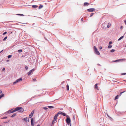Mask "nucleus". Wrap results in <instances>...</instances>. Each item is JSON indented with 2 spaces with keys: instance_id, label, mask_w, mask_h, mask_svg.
Wrapping results in <instances>:
<instances>
[{
  "instance_id": "33",
  "label": "nucleus",
  "mask_w": 126,
  "mask_h": 126,
  "mask_svg": "<svg viewBox=\"0 0 126 126\" xmlns=\"http://www.w3.org/2000/svg\"><path fill=\"white\" fill-rule=\"evenodd\" d=\"M25 68L26 69V70H28V66L27 65H25Z\"/></svg>"
},
{
  "instance_id": "26",
  "label": "nucleus",
  "mask_w": 126,
  "mask_h": 126,
  "mask_svg": "<svg viewBox=\"0 0 126 126\" xmlns=\"http://www.w3.org/2000/svg\"><path fill=\"white\" fill-rule=\"evenodd\" d=\"M66 87L67 88V91H68L69 89V87L68 85L67 84L66 85Z\"/></svg>"
},
{
  "instance_id": "21",
  "label": "nucleus",
  "mask_w": 126,
  "mask_h": 126,
  "mask_svg": "<svg viewBox=\"0 0 126 126\" xmlns=\"http://www.w3.org/2000/svg\"><path fill=\"white\" fill-rule=\"evenodd\" d=\"M16 113H15L13 114L11 116V118H13L15 116H16Z\"/></svg>"
},
{
  "instance_id": "15",
  "label": "nucleus",
  "mask_w": 126,
  "mask_h": 126,
  "mask_svg": "<svg viewBox=\"0 0 126 126\" xmlns=\"http://www.w3.org/2000/svg\"><path fill=\"white\" fill-rule=\"evenodd\" d=\"M20 108V107H18L16 108H15L16 110V111H19V110L21 108Z\"/></svg>"
},
{
  "instance_id": "50",
  "label": "nucleus",
  "mask_w": 126,
  "mask_h": 126,
  "mask_svg": "<svg viewBox=\"0 0 126 126\" xmlns=\"http://www.w3.org/2000/svg\"><path fill=\"white\" fill-rule=\"evenodd\" d=\"M122 94V92H121L119 94V96H121V95Z\"/></svg>"
},
{
  "instance_id": "11",
  "label": "nucleus",
  "mask_w": 126,
  "mask_h": 126,
  "mask_svg": "<svg viewBox=\"0 0 126 126\" xmlns=\"http://www.w3.org/2000/svg\"><path fill=\"white\" fill-rule=\"evenodd\" d=\"M98 83H96L94 85V88L95 89L98 90V86H97Z\"/></svg>"
},
{
  "instance_id": "32",
  "label": "nucleus",
  "mask_w": 126,
  "mask_h": 126,
  "mask_svg": "<svg viewBox=\"0 0 126 126\" xmlns=\"http://www.w3.org/2000/svg\"><path fill=\"white\" fill-rule=\"evenodd\" d=\"M10 111H11V110H8V111H7V112H5L4 113V114H6V113H10Z\"/></svg>"
},
{
  "instance_id": "2",
  "label": "nucleus",
  "mask_w": 126,
  "mask_h": 126,
  "mask_svg": "<svg viewBox=\"0 0 126 126\" xmlns=\"http://www.w3.org/2000/svg\"><path fill=\"white\" fill-rule=\"evenodd\" d=\"M125 60L126 59H117L115 60L112 61L111 62L110 61V63H111L112 62L117 63L120 61L122 62L124 61H125Z\"/></svg>"
},
{
  "instance_id": "9",
  "label": "nucleus",
  "mask_w": 126,
  "mask_h": 126,
  "mask_svg": "<svg viewBox=\"0 0 126 126\" xmlns=\"http://www.w3.org/2000/svg\"><path fill=\"white\" fill-rule=\"evenodd\" d=\"M57 120L56 119H55L53 118V119L52 121L51 124L50 125V126H52L54 124L55 122Z\"/></svg>"
},
{
  "instance_id": "16",
  "label": "nucleus",
  "mask_w": 126,
  "mask_h": 126,
  "mask_svg": "<svg viewBox=\"0 0 126 126\" xmlns=\"http://www.w3.org/2000/svg\"><path fill=\"white\" fill-rule=\"evenodd\" d=\"M58 114L57 113L54 116V118L55 119H56L57 120V118L58 116Z\"/></svg>"
},
{
  "instance_id": "43",
  "label": "nucleus",
  "mask_w": 126,
  "mask_h": 126,
  "mask_svg": "<svg viewBox=\"0 0 126 126\" xmlns=\"http://www.w3.org/2000/svg\"><path fill=\"white\" fill-rule=\"evenodd\" d=\"M121 75H126V73H122L121 74Z\"/></svg>"
},
{
  "instance_id": "55",
  "label": "nucleus",
  "mask_w": 126,
  "mask_h": 126,
  "mask_svg": "<svg viewBox=\"0 0 126 126\" xmlns=\"http://www.w3.org/2000/svg\"><path fill=\"white\" fill-rule=\"evenodd\" d=\"M124 22L125 25H126V20H124Z\"/></svg>"
},
{
  "instance_id": "45",
  "label": "nucleus",
  "mask_w": 126,
  "mask_h": 126,
  "mask_svg": "<svg viewBox=\"0 0 126 126\" xmlns=\"http://www.w3.org/2000/svg\"><path fill=\"white\" fill-rule=\"evenodd\" d=\"M36 81V80L35 78L34 79H33V82H35V81Z\"/></svg>"
},
{
  "instance_id": "34",
  "label": "nucleus",
  "mask_w": 126,
  "mask_h": 126,
  "mask_svg": "<svg viewBox=\"0 0 126 126\" xmlns=\"http://www.w3.org/2000/svg\"><path fill=\"white\" fill-rule=\"evenodd\" d=\"M112 47V45H109L108 47V48H110Z\"/></svg>"
},
{
  "instance_id": "63",
  "label": "nucleus",
  "mask_w": 126,
  "mask_h": 126,
  "mask_svg": "<svg viewBox=\"0 0 126 126\" xmlns=\"http://www.w3.org/2000/svg\"><path fill=\"white\" fill-rule=\"evenodd\" d=\"M97 64L98 65H99V66H100V65L99 64V63Z\"/></svg>"
},
{
  "instance_id": "13",
  "label": "nucleus",
  "mask_w": 126,
  "mask_h": 126,
  "mask_svg": "<svg viewBox=\"0 0 126 126\" xmlns=\"http://www.w3.org/2000/svg\"><path fill=\"white\" fill-rule=\"evenodd\" d=\"M89 5V3L87 2H85L83 4V5L84 6H88Z\"/></svg>"
},
{
  "instance_id": "44",
  "label": "nucleus",
  "mask_w": 126,
  "mask_h": 126,
  "mask_svg": "<svg viewBox=\"0 0 126 126\" xmlns=\"http://www.w3.org/2000/svg\"><path fill=\"white\" fill-rule=\"evenodd\" d=\"M34 113V111L32 110V111L31 113L32 114V115H33Z\"/></svg>"
},
{
  "instance_id": "61",
  "label": "nucleus",
  "mask_w": 126,
  "mask_h": 126,
  "mask_svg": "<svg viewBox=\"0 0 126 126\" xmlns=\"http://www.w3.org/2000/svg\"><path fill=\"white\" fill-rule=\"evenodd\" d=\"M105 28L104 27H103H103L102 28H103V29L105 30Z\"/></svg>"
},
{
  "instance_id": "12",
  "label": "nucleus",
  "mask_w": 126,
  "mask_h": 126,
  "mask_svg": "<svg viewBox=\"0 0 126 126\" xmlns=\"http://www.w3.org/2000/svg\"><path fill=\"white\" fill-rule=\"evenodd\" d=\"M21 108L19 110V111H18L19 112L22 113L24 111V109L22 108V107H20Z\"/></svg>"
},
{
  "instance_id": "8",
  "label": "nucleus",
  "mask_w": 126,
  "mask_h": 126,
  "mask_svg": "<svg viewBox=\"0 0 126 126\" xmlns=\"http://www.w3.org/2000/svg\"><path fill=\"white\" fill-rule=\"evenodd\" d=\"M31 125L32 126H34V119H33V118H32L31 119Z\"/></svg>"
},
{
  "instance_id": "38",
  "label": "nucleus",
  "mask_w": 126,
  "mask_h": 126,
  "mask_svg": "<svg viewBox=\"0 0 126 126\" xmlns=\"http://www.w3.org/2000/svg\"><path fill=\"white\" fill-rule=\"evenodd\" d=\"M7 118V116H5L1 118L2 119H6Z\"/></svg>"
},
{
  "instance_id": "35",
  "label": "nucleus",
  "mask_w": 126,
  "mask_h": 126,
  "mask_svg": "<svg viewBox=\"0 0 126 126\" xmlns=\"http://www.w3.org/2000/svg\"><path fill=\"white\" fill-rule=\"evenodd\" d=\"M108 118L111 121H112L113 120V119L110 116H109Z\"/></svg>"
},
{
  "instance_id": "41",
  "label": "nucleus",
  "mask_w": 126,
  "mask_h": 126,
  "mask_svg": "<svg viewBox=\"0 0 126 126\" xmlns=\"http://www.w3.org/2000/svg\"><path fill=\"white\" fill-rule=\"evenodd\" d=\"M43 109L45 110H46L48 109V108L46 107H43Z\"/></svg>"
},
{
  "instance_id": "4",
  "label": "nucleus",
  "mask_w": 126,
  "mask_h": 126,
  "mask_svg": "<svg viewBox=\"0 0 126 126\" xmlns=\"http://www.w3.org/2000/svg\"><path fill=\"white\" fill-rule=\"evenodd\" d=\"M35 70L34 68L32 69L31 70L29 71L28 73V75L29 76L31 75L33 73V72Z\"/></svg>"
},
{
  "instance_id": "17",
  "label": "nucleus",
  "mask_w": 126,
  "mask_h": 126,
  "mask_svg": "<svg viewBox=\"0 0 126 126\" xmlns=\"http://www.w3.org/2000/svg\"><path fill=\"white\" fill-rule=\"evenodd\" d=\"M4 94H0V99L2 97H4Z\"/></svg>"
},
{
  "instance_id": "29",
  "label": "nucleus",
  "mask_w": 126,
  "mask_h": 126,
  "mask_svg": "<svg viewBox=\"0 0 126 126\" xmlns=\"http://www.w3.org/2000/svg\"><path fill=\"white\" fill-rule=\"evenodd\" d=\"M94 51H95V50H96L97 49V48L95 46H94Z\"/></svg>"
},
{
  "instance_id": "62",
  "label": "nucleus",
  "mask_w": 126,
  "mask_h": 126,
  "mask_svg": "<svg viewBox=\"0 0 126 126\" xmlns=\"http://www.w3.org/2000/svg\"><path fill=\"white\" fill-rule=\"evenodd\" d=\"M126 91H123L122 92H122V93H123L125 92Z\"/></svg>"
},
{
  "instance_id": "47",
  "label": "nucleus",
  "mask_w": 126,
  "mask_h": 126,
  "mask_svg": "<svg viewBox=\"0 0 126 126\" xmlns=\"http://www.w3.org/2000/svg\"><path fill=\"white\" fill-rule=\"evenodd\" d=\"M5 70V68L4 67H3V68L2 71H4Z\"/></svg>"
},
{
  "instance_id": "23",
  "label": "nucleus",
  "mask_w": 126,
  "mask_h": 126,
  "mask_svg": "<svg viewBox=\"0 0 126 126\" xmlns=\"http://www.w3.org/2000/svg\"><path fill=\"white\" fill-rule=\"evenodd\" d=\"M124 37L123 36H122L120 37L118 39V41H120L122 39H123L124 38Z\"/></svg>"
},
{
  "instance_id": "42",
  "label": "nucleus",
  "mask_w": 126,
  "mask_h": 126,
  "mask_svg": "<svg viewBox=\"0 0 126 126\" xmlns=\"http://www.w3.org/2000/svg\"><path fill=\"white\" fill-rule=\"evenodd\" d=\"M18 22L19 23H21V24H28V23H21V22Z\"/></svg>"
},
{
  "instance_id": "60",
  "label": "nucleus",
  "mask_w": 126,
  "mask_h": 126,
  "mask_svg": "<svg viewBox=\"0 0 126 126\" xmlns=\"http://www.w3.org/2000/svg\"><path fill=\"white\" fill-rule=\"evenodd\" d=\"M9 61V60H6V62H8Z\"/></svg>"
},
{
  "instance_id": "36",
  "label": "nucleus",
  "mask_w": 126,
  "mask_h": 126,
  "mask_svg": "<svg viewBox=\"0 0 126 126\" xmlns=\"http://www.w3.org/2000/svg\"><path fill=\"white\" fill-rule=\"evenodd\" d=\"M7 36H6L3 39V41H5L7 39Z\"/></svg>"
},
{
  "instance_id": "40",
  "label": "nucleus",
  "mask_w": 126,
  "mask_h": 126,
  "mask_svg": "<svg viewBox=\"0 0 126 126\" xmlns=\"http://www.w3.org/2000/svg\"><path fill=\"white\" fill-rule=\"evenodd\" d=\"M13 109H11V110H11V111H10V113H13L14 112V111H13Z\"/></svg>"
},
{
  "instance_id": "5",
  "label": "nucleus",
  "mask_w": 126,
  "mask_h": 126,
  "mask_svg": "<svg viewBox=\"0 0 126 126\" xmlns=\"http://www.w3.org/2000/svg\"><path fill=\"white\" fill-rule=\"evenodd\" d=\"M95 9L94 8H90L87 9V11L89 12H92L95 11Z\"/></svg>"
},
{
  "instance_id": "10",
  "label": "nucleus",
  "mask_w": 126,
  "mask_h": 126,
  "mask_svg": "<svg viewBox=\"0 0 126 126\" xmlns=\"http://www.w3.org/2000/svg\"><path fill=\"white\" fill-rule=\"evenodd\" d=\"M94 53L96 55H100V53L97 49L94 51Z\"/></svg>"
},
{
  "instance_id": "56",
  "label": "nucleus",
  "mask_w": 126,
  "mask_h": 126,
  "mask_svg": "<svg viewBox=\"0 0 126 126\" xmlns=\"http://www.w3.org/2000/svg\"><path fill=\"white\" fill-rule=\"evenodd\" d=\"M123 28V26H121V27H120V29H122Z\"/></svg>"
},
{
  "instance_id": "27",
  "label": "nucleus",
  "mask_w": 126,
  "mask_h": 126,
  "mask_svg": "<svg viewBox=\"0 0 126 126\" xmlns=\"http://www.w3.org/2000/svg\"><path fill=\"white\" fill-rule=\"evenodd\" d=\"M115 51V50L113 49H112L110 50V51L111 52H113Z\"/></svg>"
},
{
  "instance_id": "18",
  "label": "nucleus",
  "mask_w": 126,
  "mask_h": 126,
  "mask_svg": "<svg viewBox=\"0 0 126 126\" xmlns=\"http://www.w3.org/2000/svg\"><path fill=\"white\" fill-rule=\"evenodd\" d=\"M110 26H111L110 23H108V24L107 26V28H108Z\"/></svg>"
},
{
  "instance_id": "31",
  "label": "nucleus",
  "mask_w": 126,
  "mask_h": 126,
  "mask_svg": "<svg viewBox=\"0 0 126 126\" xmlns=\"http://www.w3.org/2000/svg\"><path fill=\"white\" fill-rule=\"evenodd\" d=\"M22 49H19L17 51L19 52V53H21V52H22Z\"/></svg>"
},
{
  "instance_id": "46",
  "label": "nucleus",
  "mask_w": 126,
  "mask_h": 126,
  "mask_svg": "<svg viewBox=\"0 0 126 126\" xmlns=\"http://www.w3.org/2000/svg\"><path fill=\"white\" fill-rule=\"evenodd\" d=\"M112 43V41H110L109 42V45H111Z\"/></svg>"
},
{
  "instance_id": "49",
  "label": "nucleus",
  "mask_w": 126,
  "mask_h": 126,
  "mask_svg": "<svg viewBox=\"0 0 126 126\" xmlns=\"http://www.w3.org/2000/svg\"><path fill=\"white\" fill-rule=\"evenodd\" d=\"M73 120H75V116H73Z\"/></svg>"
},
{
  "instance_id": "3",
  "label": "nucleus",
  "mask_w": 126,
  "mask_h": 126,
  "mask_svg": "<svg viewBox=\"0 0 126 126\" xmlns=\"http://www.w3.org/2000/svg\"><path fill=\"white\" fill-rule=\"evenodd\" d=\"M22 78L21 77L17 79L15 81L13 82V84L14 85L16 83H18L19 81H22Z\"/></svg>"
},
{
  "instance_id": "39",
  "label": "nucleus",
  "mask_w": 126,
  "mask_h": 126,
  "mask_svg": "<svg viewBox=\"0 0 126 126\" xmlns=\"http://www.w3.org/2000/svg\"><path fill=\"white\" fill-rule=\"evenodd\" d=\"M39 95H35V96H33L32 97V98L31 99V100L33 98H34L35 97H36V96H39Z\"/></svg>"
},
{
  "instance_id": "22",
  "label": "nucleus",
  "mask_w": 126,
  "mask_h": 126,
  "mask_svg": "<svg viewBox=\"0 0 126 126\" xmlns=\"http://www.w3.org/2000/svg\"><path fill=\"white\" fill-rule=\"evenodd\" d=\"M33 115H32V114L31 113L29 115V117L30 118H32V116H33Z\"/></svg>"
},
{
  "instance_id": "53",
  "label": "nucleus",
  "mask_w": 126,
  "mask_h": 126,
  "mask_svg": "<svg viewBox=\"0 0 126 126\" xmlns=\"http://www.w3.org/2000/svg\"><path fill=\"white\" fill-rule=\"evenodd\" d=\"M25 56H26L25 55H22L21 57H25Z\"/></svg>"
},
{
  "instance_id": "20",
  "label": "nucleus",
  "mask_w": 126,
  "mask_h": 126,
  "mask_svg": "<svg viewBox=\"0 0 126 126\" xmlns=\"http://www.w3.org/2000/svg\"><path fill=\"white\" fill-rule=\"evenodd\" d=\"M16 15L20 16H24V15L22 14H16Z\"/></svg>"
},
{
  "instance_id": "52",
  "label": "nucleus",
  "mask_w": 126,
  "mask_h": 126,
  "mask_svg": "<svg viewBox=\"0 0 126 126\" xmlns=\"http://www.w3.org/2000/svg\"><path fill=\"white\" fill-rule=\"evenodd\" d=\"M13 110L14 112H15L16 111V108H15V109Z\"/></svg>"
},
{
  "instance_id": "30",
  "label": "nucleus",
  "mask_w": 126,
  "mask_h": 126,
  "mask_svg": "<svg viewBox=\"0 0 126 126\" xmlns=\"http://www.w3.org/2000/svg\"><path fill=\"white\" fill-rule=\"evenodd\" d=\"M10 120H7L5 122H4V124H6L8 123Z\"/></svg>"
},
{
  "instance_id": "51",
  "label": "nucleus",
  "mask_w": 126,
  "mask_h": 126,
  "mask_svg": "<svg viewBox=\"0 0 126 126\" xmlns=\"http://www.w3.org/2000/svg\"><path fill=\"white\" fill-rule=\"evenodd\" d=\"M102 47H101V46L99 47V49H102Z\"/></svg>"
},
{
  "instance_id": "37",
  "label": "nucleus",
  "mask_w": 126,
  "mask_h": 126,
  "mask_svg": "<svg viewBox=\"0 0 126 126\" xmlns=\"http://www.w3.org/2000/svg\"><path fill=\"white\" fill-rule=\"evenodd\" d=\"M94 13H91V14L90 15V17H91L92 16H93V15H94Z\"/></svg>"
},
{
  "instance_id": "64",
  "label": "nucleus",
  "mask_w": 126,
  "mask_h": 126,
  "mask_svg": "<svg viewBox=\"0 0 126 126\" xmlns=\"http://www.w3.org/2000/svg\"><path fill=\"white\" fill-rule=\"evenodd\" d=\"M37 126H40V125L39 124H38L37 125Z\"/></svg>"
},
{
  "instance_id": "1",
  "label": "nucleus",
  "mask_w": 126,
  "mask_h": 126,
  "mask_svg": "<svg viewBox=\"0 0 126 126\" xmlns=\"http://www.w3.org/2000/svg\"><path fill=\"white\" fill-rule=\"evenodd\" d=\"M65 116L67 117L66 120L67 124L68 125H69L70 126H71V120L69 116L67 114Z\"/></svg>"
},
{
  "instance_id": "54",
  "label": "nucleus",
  "mask_w": 126,
  "mask_h": 126,
  "mask_svg": "<svg viewBox=\"0 0 126 126\" xmlns=\"http://www.w3.org/2000/svg\"><path fill=\"white\" fill-rule=\"evenodd\" d=\"M34 24H35V23H33V24H32V25H33L34 26V27H37V26H34L33 25H34Z\"/></svg>"
},
{
  "instance_id": "24",
  "label": "nucleus",
  "mask_w": 126,
  "mask_h": 126,
  "mask_svg": "<svg viewBox=\"0 0 126 126\" xmlns=\"http://www.w3.org/2000/svg\"><path fill=\"white\" fill-rule=\"evenodd\" d=\"M43 7V5H40L39 6L38 8L39 9H40L42 8Z\"/></svg>"
},
{
  "instance_id": "28",
  "label": "nucleus",
  "mask_w": 126,
  "mask_h": 126,
  "mask_svg": "<svg viewBox=\"0 0 126 126\" xmlns=\"http://www.w3.org/2000/svg\"><path fill=\"white\" fill-rule=\"evenodd\" d=\"M12 56L11 55H9L8 56V59H10L12 57Z\"/></svg>"
},
{
  "instance_id": "25",
  "label": "nucleus",
  "mask_w": 126,
  "mask_h": 126,
  "mask_svg": "<svg viewBox=\"0 0 126 126\" xmlns=\"http://www.w3.org/2000/svg\"><path fill=\"white\" fill-rule=\"evenodd\" d=\"M47 107L49 109L53 108L54 107L53 106H48Z\"/></svg>"
},
{
  "instance_id": "48",
  "label": "nucleus",
  "mask_w": 126,
  "mask_h": 126,
  "mask_svg": "<svg viewBox=\"0 0 126 126\" xmlns=\"http://www.w3.org/2000/svg\"><path fill=\"white\" fill-rule=\"evenodd\" d=\"M7 33V32H4L3 33V35H4L5 34H6Z\"/></svg>"
},
{
  "instance_id": "14",
  "label": "nucleus",
  "mask_w": 126,
  "mask_h": 126,
  "mask_svg": "<svg viewBox=\"0 0 126 126\" xmlns=\"http://www.w3.org/2000/svg\"><path fill=\"white\" fill-rule=\"evenodd\" d=\"M32 8H36L38 7V6L37 5H33L32 6Z\"/></svg>"
},
{
  "instance_id": "6",
  "label": "nucleus",
  "mask_w": 126,
  "mask_h": 126,
  "mask_svg": "<svg viewBox=\"0 0 126 126\" xmlns=\"http://www.w3.org/2000/svg\"><path fill=\"white\" fill-rule=\"evenodd\" d=\"M57 113L58 115L61 114L64 116H66L67 115L65 113L62 112L61 111H59Z\"/></svg>"
},
{
  "instance_id": "59",
  "label": "nucleus",
  "mask_w": 126,
  "mask_h": 126,
  "mask_svg": "<svg viewBox=\"0 0 126 126\" xmlns=\"http://www.w3.org/2000/svg\"><path fill=\"white\" fill-rule=\"evenodd\" d=\"M3 50V49L0 52V53H1V52H2Z\"/></svg>"
},
{
  "instance_id": "57",
  "label": "nucleus",
  "mask_w": 126,
  "mask_h": 126,
  "mask_svg": "<svg viewBox=\"0 0 126 126\" xmlns=\"http://www.w3.org/2000/svg\"><path fill=\"white\" fill-rule=\"evenodd\" d=\"M44 38H45V40H46L47 41H48L47 39L45 37H44Z\"/></svg>"
},
{
  "instance_id": "7",
  "label": "nucleus",
  "mask_w": 126,
  "mask_h": 126,
  "mask_svg": "<svg viewBox=\"0 0 126 126\" xmlns=\"http://www.w3.org/2000/svg\"><path fill=\"white\" fill-rule=\"evenodd\" d=\"M22 120L26 122H27V121L28 122H29V119L28 117H27L22 119Z\"/></svg>"
},
{
  "instance_id": "58",
  "label": "nucleus",
  "mask_w": 126,
  "mask_h": 126,
  "mask_svg": "<svg viewBox=\"0 0 126 126\" xmlns=\"http://www.w3.org/2000/svg\"><path fill=\"white\" fill-rule=\"evenodd\" d=\"M2 93V91L1 90H0V94H1Z\"/></svg>"
},
{
  "instance_id": "19",
  "label": "nucleus",
  "mask_w": 126,
  "mask_h": 126,
  "mask_svg": "<svg viewBox=\"0 0 126 126\" xmlns=\"http://www.w3.org/2000/svg\"><path fill=\"white\" fill-rule=\"evenodd\" d=\"M118 98H119V95H117L115 97V98H114V100H116V99H118Z\"/></svg>"
}]
</instances>
